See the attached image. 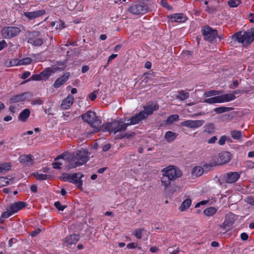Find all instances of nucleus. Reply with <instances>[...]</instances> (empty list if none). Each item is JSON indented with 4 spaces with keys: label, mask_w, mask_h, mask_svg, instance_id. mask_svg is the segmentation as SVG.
<instances>
[{
    "label": "nucleus",
    "mask_w": 254,
    "mask_h": 254,
    "mask_svg": "<svg viewBox=\"0 0 254 254\" xmlns=\"http://www.w3.org/2000/svg\"><path fill=\"white\" fill-rule=\"evenodd\" d=\"M162 172L163 174L161 181L162 185L164 186L165 190L169 187L172 182L181 177L182 175L181 170L177 167L174 166H169L164 168Z\"/></svg>",
    "instance_id": "f257e3e1"
},
{
    "label": "nucleus",
    "mask_w": 254,
    "mask_h": 254,
    "mask_svg": "<svg viewBox=\"0 0 254 254\" xmlns=\"http://www.w3.org/2000/svg\"><path fill=\"white\" fill-rule=\"evenodd\" d=\"M254 40V27L247 31H239L232 35L231 43L238 42L242 43L245 47L250 45Z\"/></svg>",
    "instance_id": "f03ea898"
},
{
    "label": "nucleus",
    "mask_w": 254,
    "mask_h": 254,
    "mask_svg": "<svg viewBox=\"0 0 254 254\" xmlns=\"http://www.w3.org/2000/svg\"><path fill=\"white\" fill-rule=\"evenodd\" d=\"M127 125L121 121H114L111 123L104 124L102 125V131H110L115 134L118 132H121L126 130Z\"/></svg>",
    "instance_id": "7ed1b4c3"
},
{
    "label": "nucleus",
    "mask_w": 254,
    "mask_h": 254,
    "mask_svg": "<svg viewBox=\"0 0 254 254\" xmlns=\"http://www.w3.org/2000/svg\"><path fill=\"white\" fill-rule=\"evenodd\" d=\"M201 31L205 40L212 43L217 42V30L213 29L209 26H205L202 27Z\"/></svg>",
    "instance_id": "20e7f679"
},
{
    "label": "nucleus",
    "mask_w": 254,
    "mask_h": 254,
    "mask_svg": "<svg viewBox=\"0 0 254 254\" xmlns=\"http://www.w3.org/2000/svg\"><path fill=\"white\" fill-rule=\"evenodd\" d=\"M148 10V7L144 2L134 4L128 8V11L136 15L144 14L147 12Z\"/></svg>",
    "instance_id": "39448f33"
},
{
    "label": "nucleus",
    "mask_w": 254,
    "mask_h": 254,
    "mask_svg": "<svg viewBox=\"0 0 254 254\" xmlns=\"http://www.w3.org/2000/svg\"><path fill=\"white\" fill-rule=\"evenodd\" d=\"M21 31L17 27H6L1 30V34L4 38L9 39L17 36Z\"/></svg>",
    "instance_id": "423d86ee"
},
{
    "label": "nucleus",
    "mask_w": 254,
    "mask_h": 254,
    "mask_svg": "<svg viewBox=\"0 0 254 254\" xmlns=\"http://www.w3.org/2000/svg\"><path fill=\"white\" fill-rule=\"evenodd\" d=\"M40 33L33 31L29 33L28 43L35 46H39L43 44V40L40 37Z\"/></svg>",
    "instance_id": "0eeeda50"
},
{
    "label": "nucleus",
    "mask_w": 254,
    "mask_h": 254,
    "mask_svg": "<svg viewBox=\"0 0 254 254\" xmlns=\"http://www.w3.org/2000/svg\"><path fill=\"white\" fill-rule=\"evenodd\" d=\"M88 152L87 151L81 149L77 150L75 155L72 156L74 158V160L78 161V165H82L85 163L89 159Z\"/></svg>",
    "instance_id": "6e6552de"
},
{
    "label": "nucleus",
    "mask_w": 254,
    "mask_h": 254,
    "mask_svg": "<svg viewBox=\"0 0 254 254\" xmlns=\"http://www.w3.org/2000/svg\"><path fill=\"white\" fill-rule=\"evenodd\" d=\"M83 177L84 175L81 173H73L71 174L69 183L75 184L77 188L82 190V186L83 184L82 178Z\"/></svg>",
    "instance_id": "1a4fd4ad"
},
{
    "label": "nucleus",
    "mask_w": 254,
    "mask_h": 254,
    "mask_svg": "<svg viewBox=\"0 0 254 254\" xmlns=\"http://www.w3.org/2000/svg\"><path fill=\"white\" fill-rule=\"evenodd\" d=\"M146 118V115L144 114L143 111H141L138 114L132 117L131 119L127 120L126 124L127 127L128 126L139 124L142 120Z\"/></svg>",
    "instance_id": "9d476101"
},
{
    "label": "nucleus",
    "mask_w": 254,
    "mask_h": 254,
    "mask_svg": "<svg viewBox=\"0 0 254 254\" xmlns=\"http://www.w3.org/2000/svg\"><path fill=\"white\" fill-rule=\"evenodd\" d=\"M30 96L31 95L29 92H24L12 97L9 99V102L11 104L19 102H23L26 101Z\"/></svg>",
    "instance_id": "9b49d317"
},
{
    "label": "nucleus",
    "mask_w": 254,
    "mask_h": 254,
    "mask_svg": "<svg viewBox=\"0 0 254 254\" xmlns=\"http://www.w3.org/2000/svg\"><path fill=\"white\" fill-rule=\"evenodd\" d=\"M204 123L203 120H188L182 122L181 125L190 128H197L202 126Z\"/></svg>",
    "instance_id": "f8f14e48"
},
{
    "label": "nucleus",
    "mask_w": 254,
    "mask_h": 254,
    "mask_svg": "<svg viewBox=\"0 0 254 254\" xmlns=\"http://www.w3.org/2000/svg\"><path fill=\"white\" fill-rule=\"evenodd\" d=\"M101 121L99 119L98 117H97L96 115L95 117H94L91 122H89V125L93 128L94 132H97L100 131H102L101 127L102 125H101Z\"/></svg>",
    "instance_id": "ddd939ff"
},
{
    "label": "nucleus",
    "mask_w": 254,
    "mask_h": 254,
    "mask_svg": "<svg viewBox=\"0 0 254 254\" xmlns=\"http://www.w3.org/2000/svg\"><path fill=\"white\" fill-rule=\"evenodd\" d=\"M27 206V204L24 201H18L11 204L9 208L13 214L17 212Z\"/></svg>",
    "instance_id": "4468645a"
},
{
    "label": "nucleus",
    "mask_w": 254,
    "mask_h": 254,
    "mask_svg": "<svg viewBox=\"0 0 254 254\" xmlns=\"http://www.w3.org/2000/svg\"><path fill=\"white\" fill-rule=\"evenodd\" d=\"M70 76L69 72H66L65 74L58 78L54 83V87L56 88H59L64 84Z\"/></svg>",
    "instance_id": "2eb2a0df"
},
{
    "label": "nucleus",
    "mask_w": 254,
    "mask_h": 254,
    "mask_svg": "<svg viewBox=\"0 0 254 254\" xmlns=\"http://www.w3.org/2000/svg\"><path fill=\"white\" fill-rule=\"evenodd\" d=\"M158 109L159 106L157 104L151 103L144 107V111L143 112L144 114L146 115L147 118L148 115L152 114L154 111H156Z\"/></svg>",
    "instance_id": "dca6fc26"
},
{
    "label": "nucleus",
    "mask_w": 254,
    "mask_h": 254,
    "mask_svg": "<svg viewBox=\"0 0 254 254\" xmlns=\"http://www.w3.org/2000/svg\"><path fill=\"white\" fill-rule=\"evenodd\" d=\"M220 163L218 165L226 164L230 161L231 159V154L228 151H223L219 153Z\"/></svg>",
    "instance_id": "f3484780"
},
{
    "label": "nucleus",
    "mask_w": 254,
    "mask_h": 254,
    "mask_svg": "<svg viewBox=\"0 0 254 254\" xmlns=\"http://www.w3.org/2000/svg\"><path fill=\"white\" fill-rule=\"evenodd\" d=\"M240 178V174L237 172H229L226 174V182L231 184L236 182Z\"/></svg>",
    "instance_id": "a211bd4d"
},
{
    "label": "nucleus",
    "mask_w": 254,
    "mask_h": 254,
    "mask_svg": "<svg viewBox=\"0 0 254 254\" xmlns=\"http://www.w3.org/2000/svg\"><path fill=\"white\" fill-rule=\"evenodd\" d=\"M73 100V97L71 95H68L67 97L62 101L61 108L64 110L69 109L72 105Z\"/></svg>",
    "instance_id": "6ab92c4d"
},
{
    "label": "nucleus",
    "mask_w": 254,
    "mask_h": 254,
    "mask_svg": "<svg viewBox=\"0 0 254 254\" xmlns=\"http://www.w3.org/2000/svg\"><path fill=\"white\" fill-rule=\"evenodd\" d=\"M45 13V10H39L33 12H24V15L29 19H33Z\"/></svg>",
    "instance_id": "aec40b11"
},
{
    "label": "nucleus",
    "mask_w": 254,
    "mask_h": 254,
    "mask_svg": "<svg viewBox=\"0 0 254 254\" xmlns=\"http://www.w3.org/2000/svg\"><path fill=\"white\" fill-rule=\"evenodd\" d=\"M20 163L25 166H30L33 164V159L31 155H22L19 158Z\"/></svg>",
    "instance_id": "412c9836"
},
{
    "label": "nucleus",
    "mask_w": 254,
    "mask_h": 254,
    "mask_svg": "<svg viewBox=\"0 0 254 254\" xmlns=\"http://www.w3.org/2000/svg\"><path fill=\"white\" fill-rule=\"evenodd\" d=\"M79 237L77 234L70 235L65 238L64 243L67 247L75 244L79 240Z\"/></svg>",
    "instance_id": "4be33fe9"
},
{
    "label": "nucleus",
    "mask_w": 254,
    "mask_h": 254,
    "mask_svg": "<svg viewBox=\"0 0 254 254\" xmlns=\"http://www.w3.org/2000/svg\"><path fill=\"white\" fill-rule=\"evenodd\" d=\"M172 22H184L187 20L186 16L183 13H176L170 16Z\"/></svg>",
    "instance_id": "5701e85b"
},
{
    "label": "nucleus",
    "mask_w": 254,
    "mask_h": 254,
    "mask_svg": "<svg viewBox=\"0 0 254 254\" xmlns=\"http://www.w3.org/2000/svg\"><path fill=\"white\" fill-rule=\"evenodd\" d=\"M96 113L94 112L89 111L85 114L81 115L82 119L85 122L89 124V122L92 121V119L95 117Z\"/></svg>",
    "instance_id": "b1692460"
},
{
    "label": "nucleus",
    "mask_w": 254,
    "mask_h": 254,
    "mask_svg": "<svg viewBox=\"0 0 254 254\" xmlns=\"http://www.w3.org/2000/svg\"><path fill=\"white\" fill-rule=\"evenodd\" d=\"M30 111L29 109H25L18 116V119L21 122H25L30 114Z\"/></svg>",
    "instance_id": "393cba45"
},
{
    "label": "nucleus",
    "mask_w": 254,
    "mask_h": 254,
    "mask_svg": "<svg viewBox=\"0 0 254 254\" xmlns=\"http://www.w3.org/2000/svg\"><path fill=\"white\" fill-rule=\"evenodd\" d=\"M68 161H70V162L68 165V169H70L72 168H76L78 166H81L80 165H78L79 162L76 161V160H74V158L71 155L68 156L66 158Z\"/></svg>",
    "instance_id": "a878e982"
},
{
    "label": "nucleus",
    "mask_w": 254,
    "mask_h": 254,
    "mask_svg": "<svg viewBox=\"0 0 254 254\" xmlns=\"http://www.w3.org/2000/svg\"><path fill=\"white\" fill-rule=\"evenodd\" d=\"M225 221V223L230 228L235 221V215L232 213L227 214Z\"/></svg>",
    "instance_id": "bb28decb"
},
{
    "label": "nucleus",
    "mask_w": 254,
    "mask_h": 254,
    "mask_svg": "<svg viewBox=\"0 0 254 254\" xmlns=\"http://www.w3.org/2000/svg\"><path fill=\"white\" fill-rule=\"evenodd\" d=\"M222 103L225 102H229L234 100L236 98L235 95L232 93H228L220 95Z\"/></svg>",
    "instance_id": "cd10ccee"
},
{
    "label": "nucleus",
    "mask_w": 254,
    "mask_h": 254,
    "mask_svg": "<svg viewBox=\"0 0 254 254\" xmlns=\"http://www.w3.org/2000/svg\"><path fill=\"white\" fill-rule=\"evenodd\" d=\"M176 97L177 99L183 101L189 97V93L185 91L181 90L178 92Z\"/></svg>",
    "instance_id": "c85d7f7f"
},
{
    "label": "nucleus",
    "mask_w": 254,
    "mask_h": 254,
    "mask_svg": "<svg viewBox=\"0 0 254 254\" xmlns=\"http://www.w3.org/2000/svg\"><path fill=\"white\" fill-rule=\"evenodd\" d=\"M191 203V200L190 198L185 199L180 206V210L183 211L190 207Z\"/></svg>",
    "instance_id": "c756f323"
},
{
    "label": "nucleus",
    "mask_w": 254,
    "mask_h": 254,
    "mask_svg": "<svg viewBox=\"0 0 254 254\" xmlns=\"http://www.w3.org/2000/svg\"><path fill=\"white\" fill-rule=\"evenodd\" d=\"M203 169L200 166H196L193 168L192 171V175L195 177H199L203 173Z\"/></svg>",
    "instance_id": "7c9ffc66"
},
{
    "label": "nucleus",
    "mask_w": 254,
    "mask_h": 254,
    "mask_svg": "<svg viewBox=\"0 0 254 254\" xmlns=\"http://www.w3.org/2000/svg\"><path fill=\"white\" fill-rule=\"evenodd\" d=\"M177 136V135L176 133L171 131H168L166 132L165 137L167 141L170 142L176 139Z\"/></svg>",
    "instance_id": "2f4dec72"
},
{
    "label": "nucleus",
    "mask_w": 254,
    "mask_h": 254,
    "mask_svg": "<svg viewBox=\"0 0 254 254\" xmlns=\"http://www.w3.org/2000/svg\"><path fill=\"white\" fill-rule=\"evenodd\" d=\"M204 103L208 104H213L215 103H222L220 96H217L210 98L206 99L204 101Z\"/></svg>",
    "instance_id": "473e14b6"
},
{
    "label": "nucleus",
    "mask_w": 254,
    "mask_h": 254,
    "mask_svg": "<svg viewBox=\"0 0 254 254\" xmlns=\"http://www.w3.org/2000/svg\"><path fill=\"white\" fill-rule=\"evenodd\" d=\"M233 109V108L232 107H220L215 108L214 111L217 114H221V113H223L224 112L232 111Z\"/></svg>",
    "instance_id": "72a5a7b5"
},
{
    "label": "nucleus",
    "mask_w": 254,
    "mask_h": 254,
    "mask_svg": "<svg viewBox=\"0 0 254 254\" xmlns=\"http://www.w3.org/2000/svg\"><path fill=\"white\" fill-rule=\"evenodd\" d=\"M217 209L214 207H210L206 209H205L204 211V214L207 216H210L211 215H213L214 214H215L216 212Z\"/></svg>",
    "instance_id": "f704fd0d"
},
{
    "label": "nucleus",
    "mask_w": 254,
    "mask_h": 254,
    "mask_svg": "<svg viewBox=\"0 0 254 254\" xmlns=\"http://www.w3.org/2000/svg\"><path fill=\"white\" fill-rule=\"evenodd\" d=\"M12 178H9L8 177H0V187L5 186L9 184V181H11Z\"/></svg>",
    "instance_id": "c9c22d12"
},
{
    "label": "nucleus",
    "mask_w": 254,
    "mask_h": 254,
    "mask_svg": "<svg viewBox=\"0 0 254 254\" xmlns=\"http://www.w3.org/2000/svg\"><path fill=\"white\" fill-rule=\"evenodd\" d=\"M33 175L38 180H45L50 177V175L39 174L38 173H34Z\"/></svg>",
    "instance_id": "e433bc0d"
},
{
    "label": "nucleus",
    "mask_w": 254,
    "mask_h": 254,
    "mask_svg": "<svg viewBox=\"0 0 254 254\" xmlns=\"http://www.w3.org/2000/svg\"><path fill=\"white\" fill-rule=\"evenodd\" d=\"M242 131L239 130H232L231 135L232 137L234 139H239L242 137Z\"/></svg>",
    "instance_id": "4c0bfd02"
},
{
    "label": "nucleus",
    "mask_w": 254,
    "mask_h": 254,
    "mask_svg": "<svg viewBox=\"0 0 254 254\" xmlns=\"http://www.w3.org/2000/svg\"><path fill=\"white\" fill-rule=\"evenodd\" d=\"M52 73V71L50 69H47L44 70L40 73V75L42 77V80L44 79L45 78H47L49 77Z\"/></svg>",
    "instance_id": "58836bf2"
},
{
    "label": "nucleus",
    "mask_w": 254,
    "mask_h": 254,
    "mask_svg": "<svg viewBox=\"0 0 254 254\" xmlns=\"http://www.w3.org/2000/svg\"><path fill=\"white\" fill-rule=\"evenodd\" d=\"M144 231V228L137 229L133 233V235L138 239L142 238L143 232Z\"/></svg>",
    "instance_id": "ea45409f"
},
{
    "label": "nucleus",
    "mask_w": 254,
    "mask_h": 254,
    "mask_svg": "<svg viewBox=\"0 0 254 254\" xmlns=\"http://www.w3.org/2000/svg\"><path fill=\"white\" fill-rule=\"evenodd\" d=\"M41 80H42V77H41V75H40V73L39 74H34L32 76H31L29 79L23 81L22 83H24L31 80L38 81Z\"/></svg>",
    "instance_id": "a19ab883"
},
{
    "label": "nucleus",
    "mask_w": 254,
    "mask_h": 254,
    "mask_svg": "<svg viewBox=\"0 0 254 254\" xmlns=\"http://www.w3.org/2000/svg\"><path fill=\"white\" fill-rule=\"evenodd\" d=\"M11 168V164L9 163H5L0 164V173L3 171H8Z\"/></svg>",
    "instance_id": "79ce46f5"
},
{
    "label": "nucleus",
    "mask_w": 254,
    "mask_h": 254,
    "mask_svg": "<svg viewBox=\"0 0 254 254\" xmlns=\"http://www.w3.org/2000/svg\"><path fill=\"white\" fill-rule=\"evenodd\" d=\"M241 2V0H230L228 1V4L231 7H237Z\"/></svg>",
    "instance_id": "37998d69"
},
{
    "label": "nucleus",
    "mask_w": 254,
    "mask_h": 254,
    "mask_svg": "<svg viewBox=\"0 0 254 254\" xmlns=\"http://www.w3.org/2000/svg\"><path fill=\"white\" fill-rule=\"evenodd\" d=\"M179 120V116L178 115H173L170 116L166 120V122L168 124H171L174 121Z\"/></svg>",
    "instance_id": "c03bdc74"
},
{
    "label": "nucleus",
    "mask_w": 254,
    "mask_h": 254,
    "mask_svg": "<svg viewBox=\"0 0 254 254\" xmlns=\"http://www.w3.org/2000/svg\"><path fill=\"white\" fill-rule=\"evenodd\" d=\"M205 131L208 133H212L214 131V125L212 123H209L205 127Z\"/></svg>",
    "instance_id": "a18cd8bd"
},
{
    "label": "nucleus",
    "mask_w": 254,
    "mask_h": 254,
    "mask_svg": "<svg viewBox=\"0 0 254 254\" xmlns=\"http://www.w3.org/2000/svg\"><path fill=\"white\" fill-rule=\"evenodd\" d=\"M32 61L31 58L27 57L20 60V65H26L30 64Z\"/></svg>",
    "instance_id": "49530a36"
},
{
    "label": "nucleus",
    "mask_w": 254,
    "mask_h": 254,
    "mask_svg": "<svg viewBox=\"0 0 254 254\" xmlns=\"http://www.w3.org/2000/svg\"><path fill=\"white\" fill-rule=\"evenodd\" d=\"M54 205L59 211H63L66 207V205H62L60 201L55 202Z\"/></svg>",
    "instance_id": "de8ad7c7"
},
{
    "label": "nucleus",
    "mask_w": 254,
    "mask_h": 254,
    "mask_svg": "<svg viewBox=\"0 0 254 254\" xmlns=\"http://www.w3.org/2000/svg\"><path fill=\"white\" fill-rule=\"evenodd\" d=\"M220 92L216 90H211L204 93V95L206 97L212 96L219 94Z\"/></svg>",
    "instance_id": "09e8293b"
},
{
    "label": "nucleus",
    "mask_w": 254,
    "mask_h": 254,
    "mask_svg": "<svg viewBox=\"0 0 254 254\" xmlns=\"http://www.w3.org/2000/svg\"><path fill=\"white\" fill-rule=\"evenodd\" d=\"M181 190H182V189H181V187L176 186H174L173 188H172V189H170L168 190V192H169V194L170 193L171 195H173V194L175 192H176L177 191H181Z\"/></svg>",
    "instance_id": "8fccbe9b"
},
{
    "label": "nucleus",
    "mask_w": 254,
    "mask_h": 254,
    "mask_svg": "<svg viewBox=\"0 0 254 254\" xmlns=\"http://www.w3.org/2000/svg\"><path fill=\"white\" fill-rule=\"evenodd\" d=\"M178 249V248H176V246H174L173 247H171L169 248L167 250V251H168V252L170 254H176L179 252Z\"/></svg>",
    "instance_id": "3c124183"
},
{
    "label": "nucleus",
    "mask_w": 254,
    "mask_h": 254,
    "mask_svg": "<svg viewBox=\"0 0 254 254\" xmlns=\"http://www.w3.org/2000/svg\"><path fill=\"white\" fill-rule=\"evenodd\" d=\"M71 176V174H70L63 173L61 176V178L64 181H68L69 182V181H70Z\"/></svg>",
    "instance_id": "603ef678"
},
{
    "label": "nucleus",
    "mask_w": 254,
    "mask_h": 254,
    "mask_svg": "<svg viewBox=\"0 0 254 254\" xmlns=\"http://www.w3.org/2000/svg\"><path fill=\"white\" fill-rule=\"evenodd\" d=\"M20 60L17 59H13L9 62L10 66L20 65Z\"/></svg>",
    "instance_id": "864d4df0"
},
{
    "label": "nucleus",
    "mask_w": 254,
    "mask_h": 254,
    "mask_svg": "<svg viewBox=\"0 0 254 254\" xmlns=\"http://www.w3.org/2000/svg\"><path fill=\"white\" fill-rule=\"evenodd\" d=\"M12 214H13V213H12V212L11 211V210H10V209L9 208L7 209V211L4 212L2 213V214L1 215V218H3L4 219L7 218Z\"/></svg>",
    "instance_id": "5fc2aeb1"
},
{
    "label": "nucleus",
    "mask_w": 254,
    "mask_h": 254,
    "mask_svg": "<svg viewBox=\"0 0 254 254\" xmlns=\"http://www.w3.org/2000/svg\"><path fill=\"white\" fill-rule=\"evenodd\" d=\"M230 140L231 139L229 138H228V137L226 136H222L220 137V139L219 140L218 143L220 145H223L225 144V141L227 140Z\"/></svg>",
    "instance_id": "6e6d98bb"
},
{
    "label": "nucleus",
    "mask_w": 254,
    "mask_h": 254,
    "mask_svg": "<svg viewBox=\"0 0 254 254\" xmlns=\"http://www.w3.org/2000/svg\"><path fill=\"white\" fill-rule=\"evenodd\" d=\"M135 133L134 132H131L130 133H126L124 134H122L120 137L121 138L126 137L127 138H129L130 137L135 135Z\"/></svg>",
    "instance_id": "4d7b16f0"
},
{
    "label": "nucleus",
    "mask_w": 254,
    "mask_h": 254,
    "mask_svg": "<svg viewBox=\"0 0 254 254\" xmlns=\"http://www.w3.org/2000/svg\"><path fill=\"white\" fill-rule=\"evenodd\" d=\"M98 91L99 90L95 91L94 92H93L89 94V97L91 101H94L96 98V93L98 92Z\"/></svg>",
    "instance_id": "13d9d810"
},
{
    "label": "nucleus",
    "mask_w": 254,
    "mask_h": 254,
    "mask_svg": "<svg viewBox=\"0 0 254 254\" xmlns=\"http://www.w3.org/2000/svg\"><path fill=\"white\" fill-rule=\"evenodd\" d=\"M161 4L163 7H166L168 9H171V6L168 5L166 0H161Z\"/></svg>",
    "instance_id": "bf43d9fd"
},
{
    "label": "nucleus",
    "mask_w": 254,
    "mask_h": 254,
    "mask_svg": "<svg viewBox=\"0 0 254 254\" xmlns=\"http://www.w3.org/2000/svg\"><path fill=\"white\" fill-rule=\"evenodd\" d=\"M41 232V229L39 228H37L35 229L34 231H32L31 233V236L32 237H35Z\"/></svg>",
    "instance_id": "052dcab7"
},
{
    "label": "nucleus",
    "mask_w": 254,
    "mask_h": 254,
    "mask_svg": "<svg viewBox=\"0 0 254 254\" xmlns=\"http://www.w3.org/2000/svg\"><path fill=\"white\" fill-rule=\"evenodd\" d=\"M62 165L61 163L59 162H53L52 163L53 167L56 169H61L60 166Z\"/></svg>",
    "instance_id": "680f3d73"
},
{
    "label": "nucleus",
    "mask_w": 254,
    "mask_h": 254,
    "mask_svg": "<svg viewBox=\"0 0 254 254\" xmlns=\"http://www.w3.org/2000/svg\"><path fill=\"white\" fill-rule=\"evenodd\" d=\"M111 148V145L110 143H107L103 145L102 147V150L104 152H106L109 150Z\"/></svg>",
    "instance_id": "e2e57ef3"
},
{
    "label": "nucleus",
    "mask_w": 254,
    "mask_h": 254,
    "mask_svg": "<svg viewBox=\"0 0 254 254\" xmlns=\"http://www.w3.org/2000/svg\"><path fill=\"white\" fill-rule=\"evenodd\" d=\"M7 46V44L4 40L0 41V51Z\"/></svg>",
    "instance_id": "0e129e2a"
},
{
    "label": "nucleus",
    "mask_w": 254,
    "mask_h": 254,
    "mask_svg": "<svg viewBox=\"0 0 254 254\" xmlns=\"http://www.w3.org/2000/svg\"><path fill=\"white\" fill-rule=\"evenodd\" d=\"M127 248H128V249H133L137 247V244L134 243H129L127 245Z\"/></svg>",
    "instance_id": "69168bd1"
},
{
    "label": "nucleus",
    "mask_w": 254,
    "mask_h": 254,
    "mask_svg": "<svg viewBox=\"0 0 254 254\" xmlns=\"http://www.w3.org/2000/svg\"><path fill=\"white\" fill-rule=\"evenodd\" d=\"M248 235L246 233H243L241 235V238L242 240L246 241L248 239Z\"/></svg>",
    "instance_id": "338daca9"
},
{
    "label": "nucleus",
    "mask_w": 254,
    "mask_h": 254,
    "mask_svg": "<svg viewBox=\"0 0 254 254\" xmlns=\"http://www.w3.org/2000/svg\"><path fill=\"white\" fill-rule=\"evenodd\" d=\"M32 103L34 105H42L43 103V101L41 99H37L34 100Z\"/></svg>",
    "instance_id": "774afa93"
}]
</instances>
